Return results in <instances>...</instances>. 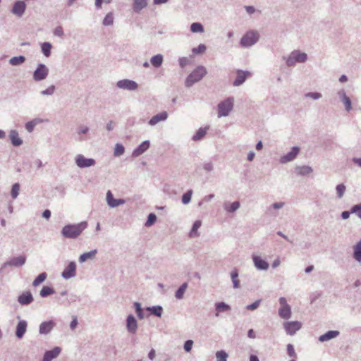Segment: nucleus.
Masks as SVG:
<instances>
[{
    "label": "nucleus",
    "instance_id": "nucleus-1",
    "mask_svg": "<svg viewBox=\"0 0 361 361\" xmlns=\"http://www.w3.org/2000/svg\"><path fill=\"white\" fill-rule=\"evenodd\" d=\"M86 221L75 224H66L61 229V235L68 239H76L87 228Z\"/></svg>",
    "mask_w": 361,
    "mask_h": 361
},
{
    "label": "nucleus",
    "instance_id": "nucleus-2",
    "mask_svg": "<svg viewBox=\"0 0 361 361\" xmlns=\"http://www.w3.org/2000/svg\"><path fill=\"white\" fill-rule=\"evenodd\" d=\"M207 73L206 68L203 66H198L186 78L185 85L187 87H192L195 83L200 81Z\"/></svg>",
    "mask_w": 361,
    "mask_h": 361
},
{
    "label": "nucleus",
    "instance_id": "nucleus-3",
    "mask_svg": "<svg viewBox=\"0 0 361 361\" xmlns=\"http://www.w3.org/2000/svg\"><path fill=\"white\" fill-rule=\"evenodd\" d=\"M283 59L288 67H293L297 63H303L306 62L307 60V54L300 50H293L288 56H284Z\"/></svg>",
    "mask_w": 361,
    "mask_h": 361
},
{
    "label": "nucleus",
    "instance_id": "nucleus-4",
    "mask_svg": "<svg viewBox=\"0 0 361 361\" xmlns=\"http://www.w3.org/2000/svg\"><path fill=\"white\" fill-rule=\"evenodd\" d=\"M259 38V33L256 30H249L241 37L240 45L243 48L250 47L258 42Z\"/></svg>",
    "mask_w": 361,
    "mask_h": 361
},
{
    "label": "nucleus",
    "instance_id": "nucleus-5",
    "mask_svg": "<svg viewBox=\"0 0 361 361\" xmlns=\"http://www.w3.org/2000/svg\"><path fill=\"white\" fill-rule=\"evenodd\" d=\"M234 99L232 97H228L219 103L217 106L218 116H227L233 108Z\"/></svg>",
    "mask_w": 361,
    "mask_h": 361
},
{
    "label": "nucleus",
    "instance_id": "nucleus-6",
    "mask_svg": "<svg viewBox=\"0 0 361 361\" xmlns=\"http://www.w3.org/2000/svg\"><path fill=\"white\" fill-rule=\"evenodd\" d=\"M49 74V68L43 63H39L33 72V80L36 82L42 81L47 78Z\"/></svg>",
    "mask_w": 361,
    "mask_h": 361
},
{
    "label": "nucleus",
    "instance_id": "nucleus-7",
    "mask_svg": "<svg viewBox=\"0 0 361 361\" xmlns=\"http://www.w3.org/2000/svg\"><path fill=\"white\" fill-rule=\"evenodd\" d=\"M75 161L76 165L80 169L89 168L94 166L96 164V161L93 158H86L80 154L75 157Z\"/></svg>",
    "mask_w": 361,
    "mask_h": 361
},
{
    "label": "nucleus",
    "instance_id": "nucleus-8",
    "mask_svg": "<svg viewBox=\"0 0 361 361\" xmlns=\"http://www.w3.org/2000/svg\"><path fill=\"white\" fill-rule=\"evenodd\" d=\"M302 327L301 322L298 321L285 322L283 328L288 335L293 336Z\"/></svg>",
    "mask_w": 361,
    "mask_h": 361
},
{
    "label": "nucleus",
    "instance_id": "nucleus-9",
    "mask_svg": "<svg viewBox=\"0 0 361 361\" xmlns=\"http://www.w3.org/2000/svg\"><path fill=\"white\" fill-rule=\"evenodd\" d=\"M116 87L119 89L134 91L137 89V83L130 79L120 80L116 82Z\"/></svg>",
    "mask_w": 361,
    "mask_h": 361
},
{
    "label": "nucleus",
    "instance_id": "nucleus-10",
    "mask_svg": "<svg viewBox=\"0 0 361 361\" xmlns=\"http://www.w3.org/2000/svg\"><path fill=\"white\" fill-rule=\"evenodd\" d=\"M300 152V147L294 146L291 148V150L287 154L281 156L279 159V162L282 164L295 160Z\"/></svg>",
    "mask_w": 361,
    "mask_h": 361
},
{
    "label": "nucleus",
    "instance_id": "nucleus-11",
    "mask_svg": "<svg viewBox=\"0 0 361 361\" xmlns=\"http://www.w3.org/2000/svg\"><path fill=\"white\" fill-rule=\"evenodd\" d=\"M76 275V264L72 261L64 268L61 273V276L64 279H70L75 277Z\"/></svg>",
    "mask_w": 361,
    "mask_h": 361
},
{
    "label": "nucleus",
    "instance_id": "nucleus-12",
    "mask_svg": "<svg viewBox=\"0 0 361 361\" xmlns=\"http://www.w3.org/2000/svg\"><path fill=\"white\" fill-rule=\"evenodd\" d=\"M26 262V257L25 255H19L10 259L8 261L5 262L3 265V268L9 267H19L24 265Z\"/></svg>",
    "mask_w": 361,
    "mask_h": 361
},
{
    "label": "nucleus",
    "instance_id": "nucleus-13",
    "mask_svg": "<svg viewBox=\"0 0 361 361\" xmlns=\"http://www.w3.org/2000/svg\"><path fill=\"white\" fill-rule=\"evenodd\" d=\"M26 9V4L23 1H17L14 3L11 12L17 17H22Z\"/></svg>",
    "mask_w": 361,
    "mask_h": 361
},
{
    "label": "nucleus",
    "instance_id": "nucleus-14",
    "mask_svg": "<svg viewBox=\"0 0 361 361\" xmlns=\"http://www.w3.org/2000/svg\"><path fill=\"white\" fill-rule=\"evenodd\" d=\"M252 259L253 264L257 269L260 271H266L269 269V263L261 257L256 255H252Z\"/></svg>",
    "mask_w": 361,
    "mask_h": 361
},
{
    "label": "nucleus",
    "instance_id": "nucleus-15",
    "mask_svg": "<svg viewBox=\"0 0 361 361\" xmlns=\"http://www.w3.org/2000/svg\"><path fill=\"white\" fill-rule=\"evenodd\" d=\"M251 75L247 71L238 70L236 72V78L233 82L234 86H240L245 82L246 79Z\"/></svg>",
    "mask_w": 361,
    "mask_h": 361
},
{
    "label": "nucleus",
    "instance_id": "nucleus-16",
    "mask_svg": "<svg viewBox=\"0 0 361 361\" xmlns=\"http://www.w3.org/2000/svg\"><path fill=\"white\" fill-rule=\"evenodd\" d=\"M106 199L107 204L111 208H115L125 204L126 202L124 199H115L111 190L107 191Z\"/></svg>",
    "mask_w": 361,
    "mask_h": 361
},
{
    "label": "nucleus",
    "instance_id": "nucleus-17",
    "mask_svg": "<svg viewBox=\"0 0 361 361\" xmlns=\"http://www.w3.org/2000/svg\"><path fill=\"white\" fill-rule=\"evenodd\" d=\"M55 326L56 323L53 320L43 322L39 324V333L41 335H47L51 331Z\"/></svg>",
    "mask_w": 361,
    "mask_h": 361
},
{
    "label": "nucleus",
    "instance_id": "nucleus-18",
    "mask_svg": "<svg viewBox=\"0 0 361 361\" xmlns=\"http://www.w3.org/2000/svg\"><path fill=\"white\" fill-rule=\"evenodd\" d=\"M61 352V348L56 346L51 350L45 351L42 361H52L54 358L57 357Z\"/></svg>",
    "mask_w": 361,
    "mask_h": 361
},
{
    "label": "nucleus",
    "instance_id": "nucleus-19",
    "mask_svg": "<svg viewBox=\"0 0 361 361\" xmlns=\"http://www.w3.org/2000/svg\"><path fill=\"white\" fill-rule=\"evenodd\" d=\"M150 147L149 140H145L141 142L132 152L133 157H137L145 153Z\"/></svg>",
    "mask_w": 361,
    "mask_h": 361
},
{
    "label": "nucleus",
    "instance_id": "nucleus-20",
    "mask_svg": "<svg viewBox=\"0 0 361 361\" xmlns=\"http://www.w3.org/2000/svg\"><path fill=\"white\" fill-rule=\"evenodd\" d=\"M338 95L341 102L344 104L345 110L348 112L352 110V102L349 97L347 96L344 90L338 92Z\"/></svg>",
    "mask_w": 361,
    "mask_h": 361
},
{
    "label": "nucleus",
    "instance_id": "nucleus-21",
    "mask_svg": "<svg viewBox=\"0 0 361 361\" xmlns=\"http://www.w3.org/2000/svg\"><path fill=\"white\" fill-rule=\"evenodd\" d=\"M27 328V321L23 319L20 320L16 325L15 332L16 336L19 339L22 338L24 336L25 334L26 333Z\"/></svg>",
    "mask_w": 361,
    "mask_h": 361
},
{
    "label": "nucleus",
    "instance_id": "nucleus-22",
    "mask_svg": "<svg viewBox=\"0 0 361 361\" xmlns=\"http://www.w3.org/2000/svg\"><path fill=\"white\" fill-rule=\"evenodd\" d=\"M34 300V298L32 296V293L28 291H25L22 293L18 297V302L21 305H30L32 301Z\"/></svg>",
    "mask_w": 361,
    "mask_h": 361
},
{
    "label": "nucleus",
    "instance_id": "nucleus-23",
    "mask_svg": "<svg viewBox=\"0 0 361 361\" xmlns=\"http://www.w3.org/2000/svg\"><path fill=\"white\" fill-rule=\"evenodd\" d=\"M126 328L130 334H135L137 329V322L133 314H129L126 319Z\"/></svg>",
    "mask_w": 361,
    "mask_h": 361
},
{
    "label": "nucleus",
    "instance_id": "nucleus-24",
    "mask_svg": "<svg viewBox=\"0 0 361 361\" xmlns=\"http://www.w3.org/2000/svg\"><path fill=\"white\" fill-rule=\"evenodd\" d=\"M169 116L166 111H164L159 114L153 116L148 121V124L151 126L157 125L159 122L165 121Z\"/></svg>",
    "mask_w": 361,
    "mask_h": 361
},
{
    "label": "nucleus",
    "instance_id": "nucleus-25",
    "mask_svg": "<svg viewBox=\"0 0 361 361\" xmlns=\"http://www.w3.org/2000/svg\"><path fill=\"white\" fill-rule=\"evenodd\" d=\"M9 137H10L11 144L15 147L20 146L23 144V140L19 137L18 132L16 130H12L10 131Z\"/></svg>",
    "mask_w": 361,
    "mask_h": 361
},
{
    "label": "nucleus",
    "instance_id": "nucleus-26",
    "mask_svg": "<svg viewBox=\"0 0 361 361\" xmlns=\"http://www.w3.org/2000/svg\"><path fill=\"white\" fill-rule=\"evenodd\" d=\"M339 331L336 330H330L326 332L325 334L321 335L318 340L320 342H325L333 339L339 335Z\"/></svg>",
    "mask_w": 361,
    "mask_h": 361
},
{
    "label": "nucleus",
    "instance_id": "nucleus-27",
    "mask_svg": "<svg viewBox=\"0 0 361 361\" xmlns=\"http://www.w3.org/2000/svg\"><path fill=\"white\" fill-rule=\"evenodd\" d=\"M209 127L206 126L204 128H200L196 133L192 135V140L195 142L200 141L202 140L204 136L206 135L207 130H209Z\"/></svg>",
    "mask_w": 361,
    "mask_h": 361
},
{
    "label": "nucleus",
    "instance_id": "nucleus-28",
    "mask_svg": "<svg viewBox=\"0 0 361 361\" xmlns=\"http://www.w3.org/2000/svg\"><path fill=\"white\" fill-rule=\"evenodd\" d=\"M279 315L281 318L288 319L291 317V308L290 305L280 307L279 309Z\"/></svg>",
    "mask_w": 361,
    "mask_h": 361
},
{
    "label": "nucleus",
    "instance_id": "nucleus-29",
    "mask_svg": "<svg viewBox=\"0 0 361 361\" xmlns=\"http://www.w3.org/2000/svg\"><path fill=\"white\" fill-rule=\"evenodd\" d=\"M147 0H134L133 9L134 12L139 13L143 8L147 7Z\"/></svg>",
    "mask_w": 361,
    "mask_h": 361
},
{
    "label": "nucleus",
    "instance_id": "nucleus-30",
    "mask_svg": "<svg viewBox=\"0 0 361 361\" xmlns=\"http://www.w3.org/2000/svg\"><path fill=\"white\" fill-rule=\"evenodd\" d=\"M353 256L355 261L361 262V240L353 247Z\"/></svg>",
    "mask_w": 361,
    "mask_h": 361
},
{
    "label": "nucleus",
    "instance_id": "nucleus-31",
    "mask_svg": "<svg viewBox=\"0 0 361 361\" xmlns=\"http://www.w3.org/2000/svg\"><path fill=\"white\" fill-rule=\"evenodd\" d=\"M295 171L298 175L305 176L310 174L313 170L309 166H298L295 167Z\"/></svg>",
    "mask_w": 361,
    "mask_h": 361
},
{
    "label": "nucleus",
    "instance_id": "nucleus-32",
    "mask_svg": "<svg viewBox=\"0 0 361 361\" xmlns=\"http://www.w3.org/2000/svg\"><path fill=\"white\" fill-rule=\"evenodd\" d=\"M146 310L157 317H161L163 314V307L161 305L147 307Z\"/></svg>",
    "mask_w": 361,
    "mask_h": 361
},
{
    "label": "nucleus",
    "instance_id": "nucleus-33",
    "mask_svg": "<svg viewBox=\"0 0 361 361\" xmlns=\"http://www.w3.org/2000/svg\"><path fill=\"white\" fill-rule=\"evenodd\" d=\"M41 51L45 57H49L51 54L52 44L45 42L40 44Z\"/></svg>",
    "mask_w": 361,
    "mask_h": 361
},
{
    "label": "nucleus",
    "instance_id": "nucleus-34",
    "mask_svg": "<svg viewBox=\"0 0 361 361\" xmlns=\"http://www.w3.org/2000/svg\"><path fill=\"white\" fill-rule=\"evenodd\" d=\"M90 131V128L85 125H80L78 127L76 130V133L80 135L79 140L83 141L86 140V138L83 136Z\"/></svg>",
    "mask_w": 361,
    "mask_h": 361
},
{
    "label": "nucleus",
    "instance_id": "nucleus-35",
    "mask_svg": "<svg viewBox=\"0 0 361 361\" xmlns=\"http://www.w3.org/2000/svg\"><path fill=\"white\" fill-rule=\"evenodd\" d=\"M97 253V250L94 249L90 252H85V253L82 254L79 257L80 263H83L89 259H93L95 257Z\"/></svg>",
    "mask_w": 361,
    "mask_h": 361
},
{
    "label": "nucleus",
    "instance_id": "nucleus-36",
    "mask_svg": "<svg viewBox=\"0 0 361 361\" xmlns=\"http://www.w3.org/2000/svg\"><path fill=\"white\" fill-rule=\"evenodd\" d=\"M231 278L233 283V286L234 288H240V281L238 279V270L236 268H234L231 274Z\"/></svg>",
    "mask_w": 361,
    "mask_h": 361
},
{
    "label": "nucleus",
    "instance_id": "nucleus-37",
    "mask_svg": "<svg viewBox=\"0 0 361 361\" xmlns=\"http://www.w3.org/2000/svg\"><path fill=\"white\" fill-rule=\"evenodd\" d=\"M215 308L217 312L216 313V317L219 316V312H224L231 310V307L224 302H216L215 304Z\"/></svg>",
    "mask_w": 361,
    "mask_h": 361
},
{
    "label": "nucleus",
    "instance_id": "nucleus-38",
    "mask_svg": "<svg viewBox=\"0 0 361 361\" xmlns=\"http://www.w3.org/2000/svg\"><path fill=\"white\" fill-rule=\"evenodd\" d=\"M201 225H202V222L200 220H197L193 223L192 228L189 233V236L190 238H195V237L199 236L197 230L200 228Z\"/></svg>",
    "mask_w": 361,
    "mask_h": 361
},
{
    "label": "nucleus",
    "instance_id": "nucleus-39",
    "mask_svg": "<svg viewBox=\"0 0 361 361\" xmlns=\"http://www.w3.org/2000/svg\"><path fill=\"white\" fill-rule=\"evenodd\" d=\"M55 293V290L51 286H44L39 292V295L42 298H47Z\"/></svg>",
    "mask_w": 361,
    "mask_h": 361
},
{
    "label": "nucleus",
    "instance_id": "nucleus-40",
    "mask_svg": "<svg viewBox=\"0 0 361 361\" xmlns=\"http://www.w3.org/2000/svg\"><path fill=\"white\" fill-rule=\"evenodd\" d=\"M150 62L154 67L159 68L163 63V56L160 54L154 55L151 58Z\"/></svg>",
    "mask_w": 361,
    "mask_h": 361
},
{
    "label": "nucleus",
    "instance_id": "nucleus-41",
    "mask_svg": "<svg viewBox=\"0 0 361 361\" xmlns=\"http://www.w3.org/2000/svg\"><path fill=\"white\" fill-rule=\"evenodd\" d=\"M285 203L283 202H274L269 207L267 208V214L271 216H276V214L273 212L274 209H281L284 206Z\"/></svg>",
    "mask_w": 361,
    "mask_h": 361
},
{
    "label": "nucleus",
    "instance_id": "nucleus-42",
    "mask_svg": "<svg viewBox=\"0 0 361 361\" xmlns=\"http://www.w3.org/2000/svg\"><path fill=\"white\" fill-rule=\"evenodd\" d=\"M188 288V283L185 282L181 284L179 288L176 290L175 293V297L176 299H182L183 298V295Z\"/></svg>",
    "mask_w": 361,
    "mask_h": 361
},
{
    "label": "nucleus",
    "instance_id": "nucleus-43",
    "mask_svg": "<svg viewBox=\"0 0 361 361\" xmlns=\"http://www.w3.org/2000/svg\"><path fill=\"white\" fill-rule=\"evenodd\" d=\"M47 278V274L46 272L40 273L33 281L32 286L35 287L38 286L42 282H44Z\"/></svg>",
    "mask_w": 361,
    "mask_h": 361
},
{
    "label": "nucleus",
    "instance_id": "nucleus-44",
    "mask_svg": "<svg viewBox=\"0 0 361 361\" xmlns=\"http://www.w3.org/2000/svg\"><path fill=\"white\" fill-rule=\"evenodd\" d=\"M26 59L24 56H13L9 60L11 66H19L25 61Z\"/></svg>",
    "mask_w": 361,
    "mask_h": 361
},
{
    "label": "nucleus",
    "instance_id": "nucleus-45",
    "mask_svg": "<svg viewBox=\"0 0 361 361\" xmlns=\"http://www.w3.org/2000/svg\"><path fill=\"white\" fill-rule=\"evenodd\" d=\"M114 14L112 12L108 13L104 18L103 19L102 24L104 26H110L112 25L114 23Z\"/></svg>",
    "mask_w": 361,
    "mask_h": 361
},
{
    "label": "nucleus",
    "instance_id": "nucleus-46",
    "mask_svg": "<svg viewBox=\"0 0 361 361\" xmlns=\"http://www.w3.org/2000/svg\"><path fill=\"white\" fill-rule=\"evenodd\" d=\"M190 30L193 33L204 32V27L200 23H192L190 25Z\"/></svg>",
    "mask_w": 361,
    "mask_h": 361
},
{
    "label": "nucleus",
    "instance_id": "nucleus-47",
    "mask_svg": "<svg viewBox=\"0 0 361 361\" xmlns=\"http://www.w3.org/2000/svg\"><path fill=\"white\" fill-rule=\"evenodd\" d=\"M125 152V148L123 145L121 143H116L115 145V148L114 151V154L115 157H120L123 155Z\"/></svg>",
    "mask_w": 361,
    "mask_h": 361
},
{
    "label": "nucleus",
    "instance_id": "nucleus-48",
    "mask_svg": "<svg viewBox=\"0 0 361 361\" xmlns=\"http://www.w3.org/2000/svg\"><path fill=\"white\" fill-rule=\"evenodd\" d=\"M240 206V202L238 201H235L232 202L228 207L225 206V209L229 213H233L238 210Z\"/></svg>",
    "mask_w": 361,
    "mask_h": 361
},
{
    "label": "nucleus",
    "instance_id": "nucleus-49",
    "mask_svg": "<svg viewBox=\"0 0 361 361\" xmlns=\"http://www.w3.org/2000/svg\"><path fill=\"white\" fill-rule=\"evenodd\" d=\"M20 184L18 183H14L11 187V195L13 199H16L19 195Z\"/></svg>",
    "mask_w": 361,
    "mask_h": 361
},
{
    "label": "nucleus",
    "instance_id": "nucleus-50",
    "mask_svg": "<svg viewBox=\"0 0 361 361\" xmlns=\"http://www.w3.org/2000/svg\"><path fill=\"white\" fill-rule=\"evenodd\" d=\"M216 361H227L228 354L224 350H221L216 353Z\"/></svg>",
    "mask_w": 361,
    "mask_h": 361
},
{
    "label": "nucleus",
    "instance_id": "nucleus-51",
    "mask_svg": "<svg viewBox=\"0 0 361 361\" xmlns=\"http://www.w3.org/2000/svg\"><path fill=\"white\" fill-rule=\"evenodd\" d=\"M157 221V216L154 213H150L148 216L146 222L145 223V226L146 227H149L152 226Z\"/></svg>",
    "mask_w": 361,
    "mask_h": 361
},
{
    "label": "nucleus",
    "instance_id": "nucleus-52",
    "mask_svg": "<svg viewBox=\"0 0 361 361\" xmlns=\"http://www.w3.org/2000/svg\"><path fill=\"white\" fill-rule=\"evenodd\" d=\"M192 195V190H188L186 192L183 193L182 196V202L184 204H188L190 200Z\"/></svg>",
    "mask_w": 361,
    "mask_h": 361
},
{
    "label": "nucleus",
    "instance_id": "nucleus-53",
    "mask_svg": "<svg viewBox=\"0 0 361 361\" xmlns=\"http://www.w3.org/2000/svg\"><path fill=\"white\" fill-rule=\"evenodd\" d=\"M287 354L290 357L296 358L297 354L295 351V348L293 344L288 343L286 345Z\"/></svg>",
    "mask_w": 361,
    "mask_h": 361
},
{
    "label": "nucleus",
    "instance_id": "nucleus-54",
    "mask_svg": "<svg viewBox=\"0 0 361 361\" xmlns=\"http://www.w3.org/2000/svg\"><path fill=\"white\" fill-rule=\"evenodd\" d=\"M207 49V47L204 44H200L197 47H195L192 49V51L195 54H203L205 52Z\"/></svg>",
    "mask_w": 361,
    "mask_h": 361
},
{
    "label": "nucleus",
    "instance_id": "nucleus-55",
    "mask_svg": "<svg viewBox=\"0 0 361 361\" xmlns=\"http://www.w3.org/2000/svg\"><path fill=\"white\" fill-rule=\"evenodd\" d=\"M345 189V186L343 183L336 185V190L338 198H341L343 196Z\"/></svg>",
    "mask_w": 361,
    "mask_h": 361
},
{
    "label": "nucleus",
    "instance_id": "nucleus-56",
    "mask_svg": "<svg viewBox=\"0 0 361 361\" xmlns=\"http://www.w3.org/2000/svg\"><path fill=\"white\" fill-rule=\"evenodd\" d=\"M55 90H56L55 86L52 85L49 86L48 88H47L46 90H42L40 93L42 95H44V96H50L54 93Z\"/></svg>",
    "mask_w": 361,
    "mask_h": 361
},
{
    "label": "nucleus",
    "instance_id": "nucleus-57",
    "mask_svg": "<svg viewBox=\"0 0 361 361\" xmlns=\"http://www.w3.org/2000/svg\"><path fill=\"white\" fill-rule=\"evenodd\" d=\"M305 97L311 98L314 100H317L322 98V94L320 92H307L305 94Z\"/></svg>",
    "mask_w": 361,
    "mask_h": 361
},
{
    "label": "nucleus",
    "instance_id": "nucleus-58",
    "mask_svg": "<svg viewBox=\"0 0 361 361\" xmlns=\"http://www.w3.org/2000/svg\"><path fill=\"white\" fill-rule=\"evenodd\" d=\"M351 212L361 219V204H355L351 207Z\"/></svg>",
    "mask_w": 361,
    "mask_h": 361
},
{
    "label": "nucleus",
    "instance_id": "nucleus-59",
    "mask_svg": "<svg viewBox=\"0 0 361 361\" xmlns=\"http://www.w3.org/2000/svg\"><path fill=\"white\" fill-rule=\"evenodd\" d=\"M261 301H262L261 300H257L255 301L253 303L247 305L246 309L247 310H250V311L255 310L259 306Z\"/></svg>",
    "mask_w": 361,
    "mask_h": 361
},
{
    "label": "nucleus",
    "instance_id": "nucleus-60",
    "mask_svg": "<svg viewBox=\"0 0 361 361\" xmlns=\"http://www.w3.org/2000/svg\"><path fill=\"white\" fill-rule=\"evenodd\" d=\"M192 345H193V341L192 340H190V339L187 340L184 343V345H183V348H184L185 351L187 353L190 352L192 350Z\"/></svg>",
    "mask_w": 361,
    "mask_h": 361
},
{
    "label": "nucleus",
    "instance_id": "nucleus-61",
    "mask_svg": "<svg viewBox=\"0 0 361 361\" xmlns=\"http://www.w3.org/2000/svg\"><path fill=\"white\" fill-rule=\"evenodd\" d=\"M54 35L62 37L64 35L63 27L61 26H57L54 30Z\"/></svg>",
    "mask_w": 361,
    "mask_h": 361
},
{
    "label": "nucleus",
    "instance_id": "nucleus-62",
    "mask_svg": "<svg viewBox=\"0 0 361 361\" xmlns=\"http://www.w3.org/2000/svg\"><path fill=\"white\" fill-rule=\"evenodd\" d=\"M189 62H190V61H189V59L187 57H180L178 59L179 66L182 68L185 67L189 63Z\"/></svg>",
    "mask_w": 361,
    "mask_h": 361
},
{
    "label": "nucleus",
    "instance_id": "nucleus-63",
    "mask_svg": "<svg viewBox=\"0 0 361 361\" xmlns=\"http://www.w3.org/2000/svg\"><path fill=\"white\" fill-rule=\"evenodd\" d=\"M34 121H28L25 123V128L28 132H32L35 126Z\"/></svg>",
    "mask_w": 361,
    "mask_h": 361
},
{
    "label": "nucleus",
    "instance_id": "nucleus-64",
    "mask_svg": "<svg viewBox=\"0 0 361 361\" xmlns=\"http://www.w3.org/2000/svg\"><path fill=\"white\" fill-rule=\"evenodd\" d=\"M203 169L207 171V172H210L212 171L213 169H214V166H213V164L212 162H207V163H205L204 165H203Z\"/></svg>",
    "mask_w": 361,
    "mask_h": 361
}]
</instances>
